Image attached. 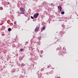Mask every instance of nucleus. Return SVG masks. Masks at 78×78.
<instances>
[{
  "label": "nucleus",
  "mask_w": 78,
  "mask_h": 78,
  "mask_svg": "<svg viewBox=\"0 0 78 78\" xmlns=\"http://www.w3.org/2000/svg\"><path fill=\"white\" fill-rule=\"evenodd\" d=\"M20 11H25V8L23 7H20Z\"/></svg>",
  "instance_id": "2"
},
{
  "label": "nucleus",
  "mask_w": 78,
  "mask_h": 78,
  "mask_svg": "<svg viewBox=\"0 0 78 78\" xmlns=\"http://www.w3.org/2000/svg\"><path fill=\"white\" fill-rule=\"evenodd\" d=\"M38 31H39V27H37L35 30V31H36V32H37Z\"/></svg>",
  "instance_id": "4"
},
{
  "label": "nucleus",
  "mask_w": 78,
  "mask_h": 78,
  "mask_svg": "<svg viewBox=\"0 0 78 78\" xmlns=\"http://www.w3.org/2000/svg\"><path fill=\"white\" fill-rule=\"evenodd\" d=\"M45 30V27H43L41 28V32H42L43 30Z\"/></svg>",
  "instance_id": "6"
},
{
  "label": "nucleus",
  "mask_w": 78,
  "mask_h": 78,
  "mask_svg": "<svg viewBox=\"0 0 78 78\" xmlns=\"http://www.w3.org/2000/svg\"><path fill=\"white\" fill-rule=\"evenodd\" d=\"M23 50V49H20V51H22Z\"/></svg>",
  "instance_id": "12"
},
{
  "label": "nucleus",
  "mask_w": 78,
  "mask_h": 78,
  "mask_svg": "<svg viewBox=\"0 0 78 78\" xmlns=\"http://www.w3.org/2000/svg\"><path fill=\"white\" fill-rule=\"evenodd\" d=\"M7 3H8V5H9V2H7Z\"/></svg>",
  "instance_id": "13"
},
{
  "label": "nucleus",
  "mask_w": 78,
  "mask_h": 78,
  "mask_svg": "<svg viewBox=\"0 0 78 78\" xmlns=\"http://www.w3.org/2000/svg\"><path fill=\"white\" fill-rule=\"evenodd\" d=\"M30 17H31V18H32V19H34V18L33 16H31Z\"/></svg>",
  "instance_id": "10"
},
{
  "label": "nucleus",
  "mask_w": 78,
  "mask_h": 78,
  "mask_svg": "<svg viewBox=\"0 0 78 78\" xmlns=\"http://www.w3.org/2000/svg\"><path fill=\"white\" fill-rule=\"evenodd\" d=\"M65 12H61V14H64Z\"/></svg>",
  "instance_id": "9"
},
{
  "label": "nucleus",
  "mask_w": 78,
  "mask_h": 78,
  "mask_svg": "<svg viewBox=\"0 0 78 78\" xmlns=\"http://www.w3.org/2000/svg\"><path fill=\"white\" fill-rule=\"evenodd\" d=\"M3 7H0V10H3Z\"/></svg>",
  "instance_id": "8"
},
{
  "label": "nucleus",
  "mask_w": 78,
  "mask_h": 78,
  "mask_svg": "<svg viewBox=\"0 0 78 78\" xmlns=\"http://www.w3.org/2000/svg\"><path fill=\"white\" fill-rule=\"evenodd\" d=\"M25 11H21L20 13L21 14H25Z\"/></svg>",
  "instance_id": "5"
},
{
  "label": "nucleus",
  "mask_w": 78,
  "mask_h": 78,
  "mask_svg": "<svg viewBox=\"0 0 78 78\" xmlns=\"http://www.w3.org/2000/svg\"><path fill=\"white\" fill-rule=\"evenodd\" d=\"M16 23H17L16 21L14 23V24H15V25H16Z\"/></svg>",
  "instance_id": "11"
},
{
  "label": "nucleus",
  "mask_w": 78,
  "mask_h": 78,
  "mask_svg": "<svg viewBox=\"0 0 78 78\" xmlns=\"http://www.w3.org/2000/svg\"><path fill=\"white\" fill-rule=\"evenodd\" d=\"M3 36H5V34H4V35Z\"/></svg>",
  "instance_id": "15"
},
{
  "label": "nucleus",
  "mask_w": 78,
  "mask_h": 78,
  "mask_svg": "<svg viewBox=\"0 0 78 78\" xmlns=\"http://www.w3.org/2000/svg\"><path fill=\"white\" fill-rule=\"evenodd\" d=\"M57 78H61L60 77H58Z\"/></svg>",
  "instance_id": "14"
},
{
  "label": "nucleus",
  "mask_w": 78,
  "mask_h": 78,
  "mask_svg": "<svg viewBox=\"0 0 78 78\" xmlns=\"http://www.w3.org/2000/svg\"><path fill=\"white\" fill-rule=\"evenodd\" d=\"M39 13H36V14L34 16V18H35V19H36L37 18V17L39 16Z\"/></svg>",
  "instance_id": "1"
},
{
  "label": "nucleus",
  "mask_w": 78,
  "mask_h": 78,
  "mask_svg": "<svg viewBox=\"0 0 78 78\" xmlns=\"http://www.w3.org/2000/svg\"><path fill=\"white\" fill-rule=\"evenodd\" d=\"M8 31H11V28H9L8 29Z\"/></svg>",
  "instance_id": "7"
},
{
  "label": "nucleus",
  "mask_w": 78,
  "mask_h": 78,
  "mask_svg": "<svg viewBox=\"0 0 78 78\" xmlns=\"http://www.w3.org/2000/svg\"><path fill=\"white\" fill-rule=\"evenodd\" d=\"M58 8L59 9V11L61 12L62 11V7L61 6H58Z\"/></svg>",
  "instance_id": "3"
}]
</instances>
